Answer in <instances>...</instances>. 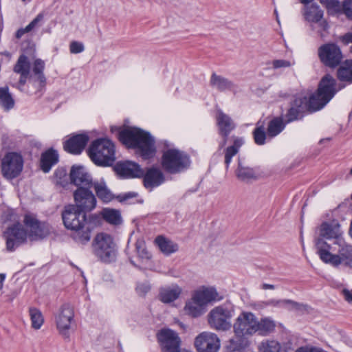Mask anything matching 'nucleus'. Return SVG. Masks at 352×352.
Listing matches in <instances>:
<instances>
[{
    "label": "nucleus",
    "instance_id": "obj_1",
    "mask_svg": "<svg viewBox=\"0 0 352 352\" xmlns=\"http://www.w3.org/2000/svg\"><path fill=\"white\" fill-rule=\"evenodd\" d=\"M336 91L335 79L330 75L324 76L319 83L316 93L310 96L309 99L304 94L295 97L286 113V123L301 119L305 111L314 112L322 109Z\"/></svg>",
    "mask_w": 352,
    "mask_h": 352
},
{
    "label": "nucleus",
    "instance_id": "obj_2",
    "mask_svg": "<svg viewBox=\"0 0 352 352\" xmlns=\"http://www.w3.org/2000/svg\"><path fill=\"white\" fill-rule=\"evenodd\" d=\"M317 253L322 262L333 267H352V245L344 239L329 243L322 239L316 240Z\"/></svg>",
    "mask_w": 352,
    "mask_h": 352
},
{
    "label": "nucleus",
    "instance_id": "obj_3",
    "mask_svg": "<svg viewBox=\"0 0 352 352\" xmlns=\"http://www.w3.org/2000/svg\"><path fill=\"white\" fill-rule=\"evenodd\" d=\"M118 139L128 147L136 149L144 160L152 158L155 153V141L147 132L135 127H127L118 133Z\"/></svg>",
    "mask_w": 352,
    "mask_h": 352
},
{
    "label": "nucleus",
    "instance_id": "obj_4",
    "mask_svg": "<svg viewBox=\"0 0 352 352\" xmlns=\"http://www.w3.org/2000/svg\"><path fill=\"white\" fill-rule=\"evenodd\" d=\"M62 219L65 228L73 231L71 236L76 243L84 245L90 241L92 228L85 213L68 205L62 212Z\"/></svg>",
    "mask_w": 352,
    "mask_h": 352
},
{
    "label": "nucleus",
    "instance_id": "obj_5",
    "mask_svg": "<svg viewBox=\"0 0 352 352\" xmlns=\"http://www.w3.org/2000/svg\"><path fill=\"white\" fill-rule=\"evenodd\" d=\"M92 162L98 166H109L116 160L115 146L107 139H98L92 142L88 151Z\"/></svg>",
    "mask_w": 352,
    "mask_h": 352
},
{
    "label": "nucleus",
    "instance_id": "obj_6",
    "mask_svg": "<svg viewBox=\"0 0 352 352\" xmlns=\"http://www.w3.org/2000/svg\"><path fill=\"white\" fill-rule=\"evenodd\" d=\"M54 321L58 334L65 340L69 341L71 334L76 329V322L73 307L63 304L54 314Z\"/></svg>",
    "mask_w": 352,
    "mask_h": 352
},
{
    "label": "nucleus",
    "instance_id": "obj_7",
    "mask_svg": "<svg viewBox=\"0 0 352 352\" xmlns=\"http://www.w3.org/2000/svg\"><path fill=\"white\" fill-rule=\"evenodd\" d=\"M232 305L222 304L212 308L207 316L211 328L217 331H226L232 327V318L234 315Z\"/></svg>",
    "mask_w": 352,
    "mask_h": 352
},
{
    "label": "nucleus",
    "instance_id": "obj_8",
    "mask_svg": "<svg viewBox=\"0 0 352 352\" xmlns=\"http://www.w3.org/2000/svg\"><path fill=\"white\" fill-rule=\"evenodd\" d=\"M162 164L168 173L175 174L187 168L190 165V160L184 153L172 148L164 152Z\"/></svg>",
    "mask_w": 352,
    "mask_h": 352
},
{
    "label": "nucleus",
    "instance_id": "obj_9",
    "mask_svg": "<svg viewBox=\"0 0 352 352\" xmlns=\"http://www.w3.org/2000/svg\"><path fill=\"white\" fill-rule=\"evenodd\" d=\"M93 247L94 254L102 261L109 263L116 258V244L109 234H98L94 239Z\"/></svg>",
    "mask_w": 352,
    "mask_h": 352
},
{
    "label": "nucleus",
    "instance_id": "obj_10",
    "mask_svg": "<svg viewBox=\"0 0 352 352\" xmlns=\"http://www.w3.org/2000/svg\"><path fill=\"white\" fill-rule=\"evenodd\" d=\"M23 158L16 152L6 153L1 160V169L3 176L8 179L17 177L23 168Z\"/></svg>",
    "mask_w": 352,
    "mask_h": 352
},
{
    "label": "nucleus",
    "instance_id": "obj_11",
    "mask_svg": "<svg viewBox=\"0 0 352 352\" xmlns=\"http://www.w3.org/2000/svg\"><path fill=\"white\" fill-rule=\"evenodd\" d=\"M90 188L78 187L74 192L75 204L73 206H76L80 212L85 214L93 210L97 204L96 198L89 190Z\"/></svg>",
    "mask_w": 352,
    "mask_h": 352
},
{
    "label": "nucleus",
    "instance_id": "obj_12",
    "mask_svg": "<svg viewBox=\"0 0 352 352\" xmlns=\"http://www.w3.org/2000/svg\"><path fill=\"white\" fill-rule=\"evenodd\" d=\"M256 319L250 312H243L234 324V331L237 336H250L258 331Z\"/></svg>",
    "mask_w": 352,
    "mask_h": 352
},
{
    "label": "nucleus",
    "instance_id": "obj_13",
    "mask_svg": "<svg viewBox=\"0 0 352 352\" xmlns=\"http://www.w3.org/2000/svg\"><path fill=\"white\" fill-rule=\"evenodd\" d=\"M6 240V248L9 251H13L16 248L26 241L28 234L22 225L17 223L8 227L3 233Z\"/></svg>",
    "mask_w": 352,
    "mask_h": 352
},
{
    "label": "nucleus",
    "instance_id": "obj_14",
    "mask_svg": "<svg viewBox=\"0 0 352 352\" xmlns=\"http://www.w3.org/2000/svg\"><path fill=\"white\" fill-rule=\"evenodd\" d=\"M302 14L306 21L309 23L311 26L317 24L320 28V31H325L328 25L323 18L324 12L320 6L316 3L304 6Z\"/></svg>",
    "mask_w": 352,
    "mask_h": 352
},
{
    "label": "nucleus",
    "instance_id": "obj_15",
    "mask_svg": "<svg viewBox=\"0 0 352 352\" xmlns=\"http://www.w3.org/2000/svg\"><path fill=\"white\" fill-rule=\"evenodd\" d=\"M318 54L322 62L329 67L338 65L342 58L339 47L331 43L321 46L318 50Z\"/></svg>",
    "mask_w": 352,
    "mask_h": 352
},
{
    "label": "nucleus",
    "instance_id": "obj_16",
    "mask_svg": "<svg viewBox=\"0 0 352 352\" xmlns=\"http://www.w3.org/2000/svg\"><path fill=\"white\" fill-rule=\"evenodd\" d=\"M340 226L336 221L322 223L320 227L319 236L316 239H322L329 243H338L344 239Z\"/></svg>",
    "mask_w": 352,
    "mask_h": 352
},
{
    "label": "nucleus",
    "instance_id": "obj_17",
    "mask_svg": "<svg viewBox=\"0 0 352 352\" xmlns=\"http://www.w3.org/2000/svg\"><path fill=\"white\" fill-rule=\"evenodd\" d=\"M219 133L223 138L220 146L226 145L228 136L236 127V124L230 116L225 113L221 109H217L215 114Z\"/></svg>",
    "mask_w": 352,
    "mask_h": 352
},
{
    "label": "nucleus",
    "instance_id": "obj_18",
    "mask_svg": "<svg viewBox=\"0 0 352 352\" xmlns=\"http://www.w3.org/2000/svg\"><path fill=\"white\" fill-rule=\"evenodd\" d=\"M23 221L29 229L28 236L32 241L43 239L49 234V230L46 225L39 222L31 214H26Z\"/></svg>",
    "mask_w": 352,
    "mask_h": 352
},
{
    "label": "nucleus",
    "instance_id": "obj_19",
    "mask_svg": "<svg viewBox=\"0 0 352 352\" xmlns=\"http://www.w3.org/2000/svg\"><path fill=\"white\" fill-rule=\"evenodd\" d=\"M223 299V296L214 287L202 286L199 287V314L204 311L206 307Z\"/></svg>",
    "mask_w": 352,
    "mask_h": 352
},
{
    "label": "nucleus",
    "instance_id": "obj_20",
    "mask_svg": "<svg viewBox=\"0 0 352 352\" xmlns=\"http://www.w3.org/2000/svg\"><path fill=\"white\" fill-rule=\"evenodd\" d=\"M69 176L72 183L78 187L87 188L92 186L91 177L82 166H73L71 168Z\"/></svg>",
    "mask_w": 352,
    "mask_h": 352
},
{
    "label": "nucleus",
    "instance_id": "obj_21",
    "mask_svg": "<svg viewBox=\"0 0 352 352\" xmlns=\"http://www.w3.org/2000/svg\"><path fill=\"white\" fill-rule=\"evenodd\" d=\"M114 169L119 175L123 177H140L144 175V170L140 166L130 161L117 163Z\"/></svg>",
    "mask_w": 352,
    "mask_h": 352
},
{
    "label": "nucleus",
    "instance_id": "obj_22",
    "mask_svg": "<svg viewBox=\"0 0 352 352\" xmlns=\"http://www.w3.org/2000/svg\"><path fill=\"white\" fill-rule=\"evenodd\" d=\"M220 347V340L217 336L211 332L199 334V352H217Z\"/></svg>",
    "mask_w": 352,
    "mask_h": 352
},
{
    "label": "nucleus",
    "instance_id": "obj_23",
    "mask_svg": "<svg viewBox=\"0 0 352 352\" xmlns=\"http://www.w3.org/2000/svg\"><path fill=\"white\" fill-rule=\"evenodd\" d=\"M144 186L150 190L159 186L164 182L162 172L157 168H150L142 175Z\"/></svg>",
    "mask_w": 352,
    "mask_h": 352
},
{
    "label": "nucleus",
    "instance_id": "obj_24",
    "mask_svg": "<svg viewBox=\"0 0 352 352\" xmlns=\"http://www.w3.org/2000/svg\"><path fill=\"white\" fill-rule=\"evenodd\" d=\"M89 141L86 134H78L69 138L65 143V149L73 154H79L85 148Z\"/></svg>",
    "mask_w": 352,
    "mask_h": 352
},
{
    "label": "nucleus",
    "instance_id": "obj_25",
    "mask_svg": "<svg viewBox=\"0 0 352 352\" xmlns=\"http://www.w3.org/2000/svg\"><path fill=\"white\" fill-rule=\"evenodd\" d=\"M96 196L104 203H109L116 199V196L108 188L103 179L96 181L92 184Z\"/></svg>",
    "mask_w": 352,
    "mask_h": 352
},
{
    "label": "nucleus",
    "instance_id": "obj_26",
    "mask_svg": "<svg viewBox=\"0 0 352 352\" xmlns=\"http://www.w3.org/2000/svg\"><path fill=\"white\" fill-rule=\"evenodd\" d=\"M182 294V289L177 285L161 288L158 298L164 303H170L177 300Z\"/></svg>",
    "mask_w": 352,
    "mask_h": 352
},
{
    "label": "nucleus",
    "instance_id": "obj_27",
    "mask_svg": "<svg viewBox=\"0 0 352 352\" xmlns=\"http://www.w3.org/2000/svg\"><path fill=\"white\" fill-rule=\"evenodd\" d=\"M210 84L212 87L221 91L226 90L235 91L236 89V86L233 82L214 73L211 76Z\"/></svg>",
    "mask_w": 352,
    "mask_h": 352
},
{
    "label": "nucleus",
    "instance_id": "obj_28",
    "mask_svg": "<svg viewBox=\"0 0 352 352\" xmlns=\"http://www.w3.org/2000/svg\"><path fill=\"white\" fill-rule=\"evenodd\" d=\"M58 161V155L57 152L50 148L43 153L41 158V167L45 172L47 173L51 169L52 166L56 164Z\"/></svg>",
    "mask_w": 352,
    "mask_h": 352
},
{
    "label": "nucleus",
    "instance_id": "obj_29",
    "mask_svg": "<svg viewBox=\"0 0 352 352\" xmlns=\"http://www.w3.org/2000/svg\"><path fill=\"white\" fill-rule=\"evenodd\" d=\"M155 242L160 251L165 255H170L178 250V245L163 236L156 237Z\"/></svg>",
    "mask_w": 352,
    "mask_h": 352
},
{
    "label": "nucleus",
    "instance_id": "obj_30",
    "mask_svg": "<svg viewBox=\"0 0 352 352\" xmlns=\"http://www.w3.org/2000/svg\"><path fill=\"white\" fill-rule=\"evenodd\" d=\"M286 124L281 117L272 118L267 124V136L271 138L276 137L284 130Z\"/></svg>",
    "mask_w": 352,
    "mask_h": 352
},
{
    "label": "nucleus",
    "instance_id": "obj_31",
    "mask_svg": "<svg viewBox=\"0 0 352 352\" xmlns=\"http://www.w3.org/2000/svg\"><path fill=\"white\" fill-rule=\"evenodd\" d=\"M236 177L242 182H250L257 178V174L255 170L248 166H242L239 163L238 168L236 171Z\"/></svg>",
    "mask_w": 352,
    "mask_h": 352
},
{
    "label": "nucleus",
    "instance_id": "obj_32",
    "mask_svg": "<svg viewBox=\"0 0 352 352\" xmlns=\"http://www.w3.org/2000/svg\"><path fill=\"white\" fill-rule=\"evenodd\" d=\"M184 311L191 317L196 318L198 316V290L193 292L192 298L186 302Z\"/></svg>",
    "mask_w": 352,
    "mask_h": 352
},
{
    "label": "nucleus",
    "instance_id": "obj_33",
    "mask_svg": "<svg viewBox=\"0 0 352 352\" xmlns=\"http://www.w3.org/2000/svg\"><path fill=\"white\" fill-rule=\"evenodd\" d=\"M338 77L341 81L352 82V60H346L338 69Z\"/></svg>",
    "mask_w": 352,
    "mask_h": 352
},
{
    "label": "nucleus",
    "instance_id": "obj_34",
    "mask_svg": "<svg viewBox=\"0 0 352 352\" xmlns=\"http://www.w3.org/2000/svg\"><path fill=\"white\" fill-rule=\"evenodd\" d=\"M0 105L6 111H9L14 106V100L8 87H0Z\"/></svg>",
    "mask_w": 352,
    "mask_h": 352
},
{
    "label": "nucleus",
    "instance_id": "obj_35",
    "mask_svg": "<svg viewBox=\"0 0 352 352\" xmlns=\"http://www.w3.org/2000/svg\"><path fill=\"white\" fill-rule=\"evenodd\" d=\"M103 219L108 223L119 225L122 222L120 213L118 210L111 208H104L102 212Z\"/></svg>",
    "mask_w": 352,
    "mask_h": 352
},
{
    "label": "nucleus",
    "instance_id": "obj_36",
    "mask_svg": "<svg viewBox=\"0 0 352 352\" xmlns=\"http://www.w3.org/2000/svg\"><path fill=\"white\" fill-rule=\"evenodd\" d=\"M14 71L19 74H30V63L25 55H21L14 65Z\"/></svg>",
    "mask_w": 352,
    "mask_h": 352
},
{
    "label": "nucleus",
    "instance_id": "obj_37",
    "mask_svg": "<svg viewBox=\"0 0 352 352\" xmlns=\"http://www.w3.org/2000/svg\"><path fill=\"white\" fill-rule=\"evenodd\" d=\"M32 327L34 329H39L44 322V318L41 311L35 307L29 309Z\"/></svg>",
    "mask_w": 352,
    "mask_h": 352
},
{
    "label": "nucleus",
    "instance_id": "obj_38",
    "mask_svg": "<svg viewBox=\"0 0 352 352\" xmlns=\"http://www.w3.org/2000/svg\"><path fill=\"white\" fill-rule=\"evenodd\" d=\"M280 344L278 341L267 340L258 345V352H280Z\"/></svg>",
    "mask_w": 352,
    "mask_h": 352
},
{
    "label": "nucleus",
    "instance_id": "obj_39",
    "mask_svg": "<svg viewBox=\"0 0 352 352\" xmlns=\"http://www.w3.org/2000/svg\"><path fill=\"white\" fill-rule=\"evenodd\" d=\"M267 136V132L265 131V127L261 122L256 123V127L253 131V138L254 142L257 145H263L265 143V140Z\"/></svg>",
    "mask_w": 352,
    "mask_h": 352
},
{
    "label": "nucleus",
    "instance_id": "obj_40",
    "mask_svg": "<svg viewBox=\"0 0 352 352\" xmlns=\"http://www.w3.org/2000/svg\"><path fill=\"white\" fill-rule=\"evenodd\" d=\"M44 18L43 13H39L25 28L19 29L15 34L16 38H21L25 33H28L32 31L35 27H36L39 22H41Z\"/></svg>",
    "mask_w": 352,
    "mask_h": 352
},
{
    "label": "nucleus",
    "instance_id": "obj_41",
    "mask_svg": "<svg viewBox=\"0 0 352 352\" xmlns=\"http://www.w3.org/2000/svg\"><path fill=\"white\" fill-rule=\"evenodd\" d=\"M256 328L258 331L261 335H267L273 331L275 328V324L273 320L268 318H264L261 321L256 322Z\"/></svg>",
    "mask_w": 352,
    "mask_h": 352
},
{
    "label": "nucleus",
    "instance_id": "obj_42",
    "mask_svg": "<svg viewBox=\"0 0 352 352\" xmlns=\"http://www.w3.org/2000/svg\"><path fill=\"white\" fill-rule=\"evenodd\" d=\"M45 68V63L41 59H36L34 60L33 64L32 72L34 77L41 83L45 82V77L43 74V70Z\"/></svg>",
    "mask_w": 352,
    "mask_h": 352
},
{
    "label": "nucleus",
    "instance_id": "obj_43",
    "mask_svg": "<svg viewBox=\"0 0 352 352\" xmlns=\"http://www.w3.org/2000/svg\"><path fill=\"white\" fill-rule=\"evenodd\" d=\"M135 250L138 254V256L141 259L148 260L151 258V255L148 252L145 242L143 239H139L135 242Z\"/></svg>",
    "mask_w": 352,
    "mask_h": 352
},
{
    "label": "nucleus",
    "instance_id": "obj_44",
    "mask_svg": "<svg viewBox=\"0 0 352 352\" xmlns=\"http://www.w3.org/2000/svg\"><path fill=\"white\" fill-rule=\"evenodd\" d=\"M294 62H291L285 59H276L271 62L272 67L274 69H278L283 68H288L292 66Z\"/></svg>",
    "mask_w": 352,
    "mask_h": 352
},
{
    "label": "nucleus",
    "instance_id": "obj_45",
    "mask_svg": "<svg viewBox=\"0 0 352 352\" xmlns=\"http://www.w3.org/2000/svg\"><path fill=\"white\" fill-rule=\"evenodd\" d=\"M238 152L239 151L236 148H234L233 147L228 146V148H226V149L225 150L224 161L226 169L228 168L230 164L232 161V157L236 155Z\"/></svg>",
    "mask_w": 352,
    "mask_h": 352
},
{
    "label": "nucleus",
    "instance_id": "obj_46",
    "mask_svg": "<svg viewBox=\"0 0 352 352\" xmlns=\"http://www.w3.org/2000/svg\"><path fill=\"white\" fill-rule=\"evenodd\" d=\"M330 13H338L342 12V4L339 0H331L330 3L326 7Z\"/></svg>",
    "mask_w": 352,
    "mask_h": 352
},
{
    "label": "nucleus",
    "instance_id": "obj_47",
    "mask_svg": "<svg viewBox=\"0 0 352 352\" xmlns=\"http://www.w3.org/2000/svg\"><path fill=\"white\" fill-rule=\"evenodd\" d=\"M271 304L274 305L286 306L291 305L292 308L298 309H300V305L296 302L291 300H281L278 301L272 300Z\"/></svg>",
    "mask_w": 352,
    "mask_h": 352
},
{
    "label": "nucleus",
    "instance_id": "obj_48",
    "mask_svg": "<svg viewBox=\"0 0 352 352\" xmlns=\"http://www.w3.org/2000/svg\"><path fill=\"white\" fill-rule=\"evenodd\" d=\"M342 12L346 16L352 20V0H344L342 3Z\"/></svg>",
    "mask_w": 352,
    "mask_h": 352
},
{
    "label": "nucleus",
    "instance_id": "obj_49",
    "mask_svg": "<svg viewBox=\"0 0 352 352\" xmlns=\"http://www.w3.org/2000/svg\"><path fill=\"white\" fill-rule=\"evenodd\" d=\"M84 45L82 43L72 41L69 45L70 52L72 54H78L84 51Z\"/></svg>",
    "mask_w": 352,
    "mask_h": 352
},
{
    "label": "nucleus",
    "instance_id": "obj_50",
    "mask_svg": "<svg viewBox=\"0 0 352 352\" xmlns=\"http://www.w3.org/2000/svg\"><path fill=\"white\" fill-rule=\"evenodd\" d=\"M151 289V286L148 283H140L136 287L137 292L139 295L144 296Z\"/></svg>",
    "mask_w": 352,
    "mask_h": 352
},
{
    "label": "nucleus",
    "instance_id": "obj_51",
    "mask_svg": "<svg viewBox=\"0 0 352 352\" xmlns=\"http://www.w3.org/2000/svg\"><path fill=\"white\" fill-rule=\"evenodd\" d=\"M137 195H138V194L135 192H129L124 193L123 195L116 196V199L119 201L123 202V201H126V200H128L131 198L135 197Z\"/></svg>",
    "mask_w": 352,
    "mask_h": 352
},
{
    "label": "nucleus",
    "instance_id": "obj_52",
    "mask_svg": "<svg viewBox=\"0 0 352 352\" xmlns=\"http://www.w3.org/2000/svg\"><path fill=\"white\" fill-rule=\"evenodd\" d=\"M342 294L344 300L349 304L352 305V289H343Z\"/></svg>",
    "mask_w": 352,
    "mask_h": 352
},
{
    "label": "nucleus",
    "instance_id": "obj_53",
    "mask_svg": "<svg viewBox=\"0 0 352 352\" xmlns=\"http://www.w3.org/2000/svg\"><path fill=\"white\" fill-rule=\"evenodd\" d=\"M295 352H322V351L315 347L301 346L296 349Z\"/></svg>",
    "mask_w": 352,
    "mask_h": 352
},
{
    "label": "nucleus",
    "instance_id": "obj_54",
    "mask_svg": "<svg viewBox=\"0 0 352 352\" xmlns=\"http://www.w3.org/2000/svg\"><path fill=\"white\" fill-rule=\"evenodd\" d=\"M243 140L241 138H236L234 140V143L230 147H233L234 148H236L238 151L240 148V147L243 144Z\"/></svg>",
    "mask_w": 352,
    "mask_h": 352
},
{
    "label": "nucleus",
    "instance_id": "obj_55",
    "mask_svg": "<svg viewBox=\"0 0 352 352\" xmlns=\"http://www.w3.org/2000/svg\"><path fill=\"white\" fill-rule=\"evenodd\" d=\"M228 348L230 351H235L239 349V346L234 340H230V344L228 346Z\"/></svg>",
    "mask_w": 352,
    "mask_h": 352
},
{
    "label": "nucleus",
    "instance_id": "obj_56",
    "mask_svg": "<svg viewBox=\"0 0 352 352\" xmlns=\"http://www.w3.org/2000/svg\"><path fill=\"white\" fill-rule=\"evenodd\" d=\"M30 74H20V78L19 81V87L23 86L25 84L28 78L30 76ZM19 88L20 89V87Z\"/></svg>",
    "mask_w": 352,
    "mask_h": 352
},
{
    "label": "nucleus",
    "instance_id": "obj_57",
    "mask_svg": "<svg viewBox=\"0 0 352 352\" xmlns=\"http://www.w3.org/2000/svg\"><path fill=\"white\" fill-rule=\"evenodd\" d=\"M261 288L263 289H274L275 288V286L274 285L264 283L261 285Z\"/></svg>",
    "mask_w": 352,
    "mask_h": 352
},
{
    "label": "nucleus",
    "instance_id": "obj_58",
    "mask_svg": "<svg viewBox=\"0 0 352 352\" xmlns=\"http://www.w3.org/2000/svg\"><path fill=\"white\" fill-rule=\"evenodd\" d=\"M6 278V274H0V289L3 287V283Z\"/></svg>",
    "mask_w": 352,
    "mask_h": 352
},
{
    "label": "nucleus",
    "instance_id": "obj_59",
    "mask_svg": "<svg viewBox=\"0 0 352 352\" xmlns=\"http://www.w3.org/2000/svg\"><path fill=\"white\" fill-rule=\"evenodd\" d=\"M331 0H320V2L325 6V7H327L328 6V4L330 3Z\"/></svg>",
    "mask_w": 352,
    "mask_h": 352
},
{
    "label": "nucleus",
    "instance_id": "obj_60",
    "mask_svg": "<svg viewBox=\"0 0 352 352\" xmlns=\"http://www.w3.org/2000/svg\"><path fill=\"white\" fill-rule=\"evenodd\" d=\"M313 0H300V3L306 5H310L309 3H311Z\"/></svg>",
    "mask_w": 352,
    "mask_h": 352
},
{
    "label": "nucleus",
    "instance_id": "obj_61",
    "mask_svg": "<svg viewBox=\"0 0 352 352\" xmlns=\"http://www.w3.org/2000/svg\"><path fill=\"white\" fill-rule=\"evenodd\" d=\"M194 344L197 350H198V336L195 337Z\"/></svg>",
    "mask_w": 352,
    "mask_h": 352
},
{
    "label": "nucleus",
    "instance_id": "obj_62",
    "mask_svg": "<svg viewBox=\"0 0 352 352\" xmlns=\"http://www.w3.org/2000/svg\"><path fill=\"white\" fill-rule=\"evenodd\" d=\"M60 173V175L63 174L64 176L66 175L65 173V170H62V171H60V170H56L55 174L56 175H58V174Z\"/></svg>",
    "mask_w": 352,
    "mask_h": 352
},
{
    "label": "nucleus",
    "instance_id": "obj_63",
    "mask_svg": "<svg viewBox=\"0 0 352 352\" xmlns=\"http://www.w3.org/2000/svg\"><path fill=\"white\" fill-rule=\"evenodd\" d=\"M349 234L352 238V220H351V227H350V230H349Z\"/></svg>",
    "mask_w": 352,
    "mask_h": 352
},
{
    "label": "nucleus",
    "instance_id": "obj_64",
    "mask_svg": "<svg viewBox=\"0 0 352 352\" xmlns=\"http://www.w3.org/2000/svg\"><path fill=\"white\" fill-rule=\"evenodd\" d=\"M23 3H27L30 2L31 0H21Z\"/></svg>",
    "mask_w": 352,
    "mask_h": 352
}]
</instances>
